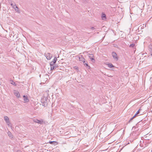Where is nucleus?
<instances>
[{
  "instance_id": "4",
  "label": "nucleus",
  "mask_w": 152,
  "mask_h": 152,
  "mask_svg": "<svg viewBox=\"0 0 152 152\" xmlns=\"http://www.w3.org/2000/svg\"><path fill=\"white\" fill-rule=\"evenodd\" d=\"M34 121L35 123H38L39 124H42L43 122L42 120H38V119L34 120Z\"/></svg>"
},
{
  "instance_id": "5",
  "label": "nucleus",
  "mask_w": 152,
  "mask_h": 152,
  "mask_svg": "<svg viewBox=\"0 0 152 152\" xmlns=\"http://www.w3.org/2000/svg\"><path fill=\"white\" fill-rule=\"evenodd\" d=\"M112 55L114 58L116 60H118V58L117 56V54L115 52H112Z\"/></svg>"
},
{
  "instance_id": "15",
  "label": "nucleus",
  "mask_w": 152,
  "mask_h": 152,
  "mask_svg": "<svg viewBox=\"0 0 152 152\" xmlns=\"http://www.w3.org/2000/svg\"><path fill=\"white\" fill-rule=\"evenodd\" d=\"M56 61H57V58H56V57H55L53 59V60L52 61L53 62H54V63H55L56 62Z\"/></svg>"
},
{
  "instance_id": "23",
  "label": "nucleus",
  "mask_w": 152,
  "mask_h": 152,
  "mask_svg": "<svg viewBox=\"0 0 152 152\" xmlns=\"http://www.w3.org/2000/svg\"><path fill=\"white\" fill-rule=\"evenodd\" d=\"M141 110V109H139V110L138 111H137L136 113L138 114L139 113L140 111Z\"/></svg>"
},
{
  "instance_id": "25",
  "label": "nucleus",
  "mask_w": 152,
  "mask_h": 152,
  "mask_svg": "<svg viewBox=\"0 0 152 152\" xmlns=\"http://www.w3.org/2000/svg\"><path fill=\"white\" fill-rule=\"evenodd\" d=\"M91 29H92L93 30H94L95 29L94 28V27H92L91 28Z\"/></svg>"
},
{
  "instance_id": "16",
  "label": "nucleus",
  "mask_w": 152,
  "mask_h": 152,
  "mask_svg": "<svg viewBox=\"0 0 152 152\" xmlns=\"http://www.w3.org/2000/svg\"><path fill=\"white\" fill-rule=\"evenodd\" d=\"M50 67H50V70H53V69H55V68H56V67L54 66H50Z\"/></svg>"
},
{
  "instance_id": "9",
  "label": "nucleus",
  "mask_w": 152,
  "mask_h": 152,
  "mask_svg": "<svg viewBox=\"0 0 152 152\" xmlns=\"http://www.w3.org/2000/svg\"><path fill=\"white\" fill-rule=\"evenodd\" d=\"M4 120L7 123L10 124V122L9 121V119L7 116H4Z\"/></svg>"
},
{
  "instance_id": "20",
  "label": "nucleus",
  "mask_w": 152,
  "mask_h": 152,
  "mask_svg": "<svg viewBox=\"0 0 152 152\" xmlns=\"http://www.w3.org/2000/svg\"><path fill=\"white\" fill-rule=\"evenodd\" d=\"M11 83L12 84L14 85L15 86H16V83L15 82H14L13 81H12V82Z\"/></svg>"
},
{
  "instance_id": "1",
  "label": "nucleus",
  "mask_w": 152,
  "mask_h": 152,
  "mask_svg": "<svg viewBox=\"0 0 152 152\" xmlns=\"http://www.w3.org/2000/svg\"><path fill=\"white\" fill-rule=\"evenodd\" d=\"M47 98L45 96L43 97L41 99V102L42 104V105L45 107L47 105Z\"/></svg>"
},
{
  "instance_id": "24",
  "label": "nucleus",
  "mask_w": 152,
  "mask_h": 152,
  "mask_svg": "<svg viewBox=\"0 0 152 152\" xmlns=\"http://www.w3.org/2000/svg\"><path fill=\"white\" fill-rule=\"evenodd\" d=\"M7 125L9 126H10V124L9 123H7Z\"/></svg>"
},
{
  "instance_id": "22",
  "label": "nucleus",
  "mask_w": 152,
  "mask_h": 152,
  "mask_svg": "<svg viewBox=\"0 0 152 152\" xmlns=\"http://www.w3.org/2000/svg\"><path fill=\"white\" fill-rule=\"evenodd\" d=\"M15 10L16 11V12H18V9H17V8H16L15 7Z\"/></svg>"
},
{
  "instance_id": "17",
  "label": "nucleus",
  "mask_w": 152,
  "mask_h": 152,
  "mask_svg": "<svg viewBox=\"0 0 152 152\" xmlns=\"http://www.w3.org/2000/svg\"><path fill=\"white\" fill-rule=\"evenodd\" d=\"M108 66L110 68H112L114 67V66L113 64H108Z\"/></svg>"
},
{
  "instance_id": "18",
  "label": "nucleus",
  "mask_w": 152,
  "mask_h": 152,
  "mask_svg": "<svg viewBox=\"0 0 152 152\" xmlns=\"http://www.w3.org/2000/svg\"><path fill=\"white\" fill-rule=\"evenodd\" d=\"M135 45L134 44H130L129 45V47L133 48L134 46Z\"/></svg>"
},
{
  "instance_id": "13",
  "label": "nucleus",
  "mask_w": 152,
  "mask_h": 152,
  "mask_svg": "<svg viewBox=\"0 0 152 152\" xmlns=\"http://www.w3.org/2000/svg\"><path fill=\"white\" fill-rule=\"evenodd\" d=\"M84 63V64L85 67H88V68H90V66L88 65L87 63H85H85Z\"/></svg>"
},
{
  "instance_id": "11",
  "label": "nucleus",
  "mask_w": 152,
  "mask_h": 152,
  "mask_svg": "<svg viewBox=\"0 0 152 152\" xmlns=\"http://www.w3.org/2000/svg\"><path fill=\"white\" fill-rule=\"evenodd\" d=\"M12 6L13 8H14V9H15V7L16 8H17V9L18 8V7H17V6H16V4L15 3H14V4H13L12 3H11V4H10Z\"/></svg>"
},
{
  "instance_id": "21",
  "label": "nucleus",
  "mask_w": 152,
  "mask_h": 152,
  "mask_svg": "<svg viewBox=\"0 0 152 152\" xmlns=\"http://www.w3.org/2000/svg\"><path fill=\"white\" fill-rule=\"evenodd\" d=\"M55 142L54 141H50L49 143L50 144H53V143H55Z\"/></svg>"
},
{
  "instance_id": "12",
  "label": "nucleus",
  "mask_w": 152,
  "mask_h": 152,
  "mask_svg": "<svg viewBox=\"0 0 152 152\" xmlns=\"http://www.w3.org/2000/svg\"><path fill=\"white\" fill-rule=\"evenodd\" d=\"M138 114L136 113L134 115V116L132 117V118L130 119V120H129V122H130L136 116V115H137Z\"/></svg>"
},
{
  "instance_id": "14",
  "label": "nucleus",
  "mask_w": 152,
  "mask_h": 152,
  "mask_svg": "<svg viewBox=\"0 0 152 152\" xmlns=\"http://www.w3.org/2000/svg\"><path fill=\"white\" fill-rule=\"evenodd\" d=\"M7 134L8 135V136L10 137H11L12 136V135L11 132L10 131H9L7 132Z\"/></svg>"
},
{
  "instance_id": "19",
  "label": "nucleus",
  "mask_w": 152,
  "mask_h": 152,
  "mask_svg": "<svg viewBox=\"0 0 152 152\" xmlns=\"http://www.w3.org/2000/svg\"><path fill=\"white\" fill-rule=\"evenodd\" d=\"M54 64L55 63L52 61L50 63V66H53Z\"/></svg>"
},
{
  "instance_id": "2",
  "label": "nucleus",
  "mask_w": 152,
  "mask_h": 152,
  "mask_svg": "<svg viewBox=\"0 0 152 152\" xmlns=\"http://www.w3.org/2000/svg\"><path fill=\"white\" fill-rule=\"evenodd\" d=\"M45 55L48 60H50L52 57V55L50 53L45 54Z\"/></svg>"
},
{
  "instance_id": "6",
  "label": "nucleus",
  "mask_w": 152,
  "mask_h": 152,
  "mask_svg": "<svg viewBox=\"0 0 152 152\" xmlns=\"http://www.w3.org/2000/svg\"><path fill=\"white\" fill-rule=\"evenodd\" d=\"M88 56L91 59V60L93 61H95V60L94 59V57L93 54H89L88 55Z\"/></svg>"
},
{
  "instance_id": "8",
  "label": "nucleus",
  "mask_w": 152,
  "mask_h": 152,
  "mask_svg": "<svg viewBox=\"0 0 152 152\" xmlns=\"http://www.w3.org/2000/svg\"><path fill=\"white\" fill-rule=\"evenodd\" d=\"M79 59L80 61H81L82 62H83V63H85V59L82 56H80L79 57Z\"/></svg>"
},
{
  "instance_id": "10",
  "label": "nucleus",
  "mask_w": 152,
  "mask_h": 152,
  "mask_svg": "<svg viewBox=\"0 0 152 152\" xmlns=\"http://www.w3.org/2000/svg\"><path fill=\"white\" fill-rule=\"evenodd\" d=\"M102 19L103 20L106 19V15L104 13H102Z\"/></svg>"
},
{
  "instance_id": "3",
  "label": "nucleus",
  "mask_w": 152,
  "mask_h": 152,
  "mask_svg": "<svg viewBox=\"0 0 152 152\" xmlns=\"http://www.w3.org/2000/svg\"><path fill=\"white\" fill-rule=\"evenodd\" d=\"M14 94L18 98H19L20 97V94L18 92V91L16 90H15L14 91Z\"/></svg>"
},
{
  "instance_id": "7",
  "label": "nucleus",
  "mask_w": 152,
  "mask_h": 152,
  "mask_svg": "<svg viewBox=\"0 0 152 152\" xmlns=\"http://www.w3.org/2000/svg\"><path fill=\"white\" fill-rule=\"evenodd\" d=\"M23 97L24 102H27L29 101V99L27 96L24 95Z\"/></svg>"
}]
</instances>
